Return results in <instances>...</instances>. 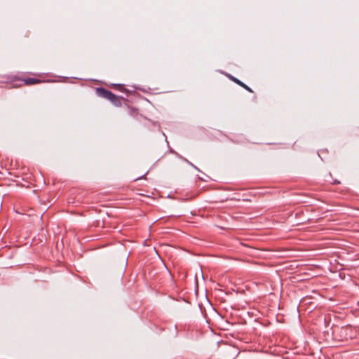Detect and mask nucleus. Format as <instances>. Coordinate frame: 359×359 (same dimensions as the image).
Segmentation results:
<instances>
[{
  "label": "nucleus",
  "mask_w": 359,
  "mask_h": 359,
  "mask_svg": "<svg viewBox=\"0 0 359 359\" xmlns=\"http://www.w3.org/2000/svg\"><path fill=\"white\" fill-rule=\"evenodd\" d=\"M96 94L101 97L109 100L115 107L121 106V97L116 96L110 90H108L102 87L96 88Z\"/></svg>",
  "instance_id": "2"
},
{
  "label": "nucleus",
  "mask_w": 359,
  "mask_h": 359,
  "mask_svg": "<svg viewBox=\"0 0 359 359\" xmlns=\"http://www.w3.org/2000/svg\"><path fill=\"white\" fill-rule=\"evenodd\" d=\"M118 86H119V90H123L124 89L123 86L118 85Z\"/></svg>",
  "instance_id": "6"
},
{
  "label": "nucleus",
  "mask_w": 359,
  "mask_h": 359,
  "mask_svg": "<svg viewBox=\"0 0 359 359\" xmlns=\"http://www.w3.org/2000/svg\"><path fill=\"white\" fill-rule=\"evenodd\" d=\"M359 335V329L347 325L339 329L340 340L355 339Z\"/></svg>",
  "instance_id": "3"
},
{
  "label": "nucleus",
  "mask_w": 359,
  "mask_h": 359,
  "mask_svg": "<svg viewBox=\"0 0 359 359\" xmlns=\"http://www.w3.org/2000/svg\"><path fill=\"white\" fill-rule=\"evenodd\" d=\"M128 109H129L128 113L130 116H135L137 114V110L136 109L128 107Z\"/></svg>",
  "instance_id": "5"
},
{
  "label": "nucleus",
  "mask_w": 359,
  "mask_h": 359,
  "mask_svg": "<svg viewBox=\"0 0 359 359\" xmlns=\"http://www.w3.org/2000/svg\"><path fill=\"white\" fill-rule=\"evenodd\" d=\"M229 79L231 81H233L234 83H236V84L239 85L240 86H241L243 88H245V90H247L248 91H249L250 93L252 92V89L249 86H248L246 84H245L243 82H242L241 81H240L237 78L230 75L229 76Z\"/></svg>",
  "instance_id": "4"
},
{
  "label": "nucleus",
  "mask_w": 359,
  "mask_h": 359,
  "mask_svg": "<svg viewBox=\"0 0 359 359\" xmlns=\"http://www.w3.org/2000/svg\"><path fill=\"white\" fill-rule=\"evenodd\" d=\"M42 81L36 78L20 77L18 76H10L4 81L5 83L11 84L13 87L18 88L22 86H33L41 83Z\"/></svg>",
  "instance_id": "1"
}]
</instances>
